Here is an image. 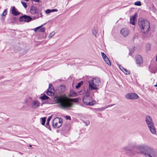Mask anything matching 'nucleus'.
<instances>
[{"instance_id":"33","label":"nucleus","mask_w":157,"mask_h":157,"mask_svg":"<svg viewBox=\"0 0 157 157\" xmlns=\"http://www.w3.org/2000/svg\"><path fill=\"white\" fill-rule=\"evenodd\" d=\"M134 5L139 6H140L141 5V2L139 1L136 2L134 3Z\"/></svg>"},{"instance_id":"9","label":"nucleus","mask_w":157,"mask_h":157,"mask_svg":"<svg viewBox=\"0 0 157 157\" xmlns=\"http://www.w3.org/2000/svg\"><path fill=\"white\" fill-rule=\"evenodd\" d=\"M120 33L123 36L126 37L129 34V31L127 28H123L121 30Z\"/></svg>"},{"instance_id":"36","label":"nucleus","mask_w":157,"mask_h":157,"mask_svg":"<svg viewBox=\"0 0 157 157\" xmlns=\"http://www.w3.org/2000/svg\"><path fill=\"white\" fill-rule=\"evenodd\" d=\"M7 14V10H5L2 13V14L1 16H4L6 15Z\"/></svg>"},{"instance_id":"22","label":"nucleus","mask_w":157,"mask_h":157,"mask_svg":"<svg viewBox=\"0 0 157 157\" xmlns=\"http://www.w3.org/2000/svg\"><path fill=\"white\" fill-rule=\"evenodd\" d=\"M115 105V104L110 105H109L107 106H105V107H102L101 108H99L98 109V110H99V111H103V110H104L105 109L109 107L112 106L113 105Z\"/></svg>"},{"instance_id":"23","label":"nucleus","mask_w":157,"mask_h":157,"mask_svg":"<svg viewBox=\"0 0 157 157\" xmlns=\"http://www.w3.org/2000/svg\"><path fill=\"white\" fill-rule=\"evenodd\" d=\"M25 17H26V15H23V16L20 17L19 18V21H21V22H22V21L25 22Z\"/></svg>"},{"instance_id":"40","label":"nucleus","mask_w":157,"mask_h":157,"mask_svg":"<svg viewBox=\"0 0 157 157\" xmlns=\"http://www.w3.org/2000/svg\"><path fill=\"white\" fill-rule=\"evenodd\" d=\"M45 31V28L44 27L40 29V31L44 32Z\"/></svg>"},{"instance_id":"41","label":"nucleus","mask_w":157,"mask_h":157,"mask_svg":"<svg viewBox=\"0 0 157 157\" xmlns=\"http://www.w3.org/2000/svg\"><path fill=\"white\" fill-rule=\"evenodd\" d=\"M51 12V10H50L49 9L45 11V13H49Z\"/></svg>"},{"instance_id":"3","label":"nucleus","mask_w":157,"mask_h":157,"mask_svg":"<svg viewBox=\"0 0 157 157\" xmlns=\"http://www.w3.org/2000/svg\"><path fill=\"white\" fill-rule=\"evenodd\" d=\"M138 25L143 33L146 34L148 33L150 27L149 21L147 20H143L138 22Z\"/></svg>"},{"instance_id":"49","label":"nucleus","mask_w":157,"mask_h":157,"mask_svg":"<svg viewBox=\"0 0 157 157\" xmlns=\"http://www.w3.org/2000/svg\"><path fill=\"white\" fill-rule=\"evenodd\" d=\"M29 147H32L31 145H29Z\"/></svg>"},{"instance_id":"11","label":"nucleus","mask_w":157,"mask_h":157,"mask_svg":"<svg viewBox=\"0 0 157 157\" xmlns=\"http://www.w3.org/2000/svg\"><path fill=\"white\" fill-rule=\"evenodd\" d=\"M126 98H138L139 96L138 95L134 93H128L125 96Z\"/></svg>"},{"instance_id":"32","label":"nucleus","mask_w":157,"mask_h":157,"mask_svg":"<svg viewBox=\"0 0 157 157\" xmlns=\"http://www.w3.org/2000/svg\"><path fill=\"white\" fill-rule=\"evenodd\" d=\"M51 118H52V117L51 116H50L49 117L47 120V123H46V126H48L49 125V122L50 121V120H51Z\"/></svg>"},{"instance_id":"35","label":"nucleus","mask_w":157,"mask_h":157,"mask_svg":"<svg viewBox=\"0 0 157 157\" xmlns=\"http://www.w3.org/2000/svg\"><path fill=\"white\" fill-rule=\"evenodd\" d=\"M101 55L104 59H105V58H107L106 55L103 52H101Z\"/></svg>"},{"instance_id":"20","label":"nucleus","mask_w":157,"mask_h":157,"mask_svg":"<svg viewBox=\"0 0 157 157\" xmlns=\"http://www.w3.org/2000/svg\"><path fill=\"white\" fill-rule=\"evenodd\" d=\"M68 96L69 97H75L76 96V94L73 90H72L70 91V93L69 94H68Z\"/></svg>"},{"instance_id":"24","label":"nucleus","mask_w":157,"mask_h":157,"mask_svg":"<svg viewBox=\"0 0 157 157\" xmlns=\"http://www.w3.org/2000/svg\"><path fill=\"white\" fill-rule=\"evenodd\" d=\"M32 20V18L30 16L26 15L25 22H29Z\"/></svg>"},{"instance_id":"12","label":"nucleus","mask_w":157,"mask_h":157,"mask_svg":"<svg viewBox=\"0 0 157 157\" xmlns=\"http://www.w3.org/2000/svg\"><path fill=\"white\" fill-rule=\"evenodd\" d=\"M87 99H82L83 102L86 105L92 106L96 103V101L94 100L90 102H87L86 100Z\"/></svg>"},{"instance_id":"47","label":"nucleus","mask_w":157,"mask_h":157,"mask_svg":"<svg viewBox=\"0 0 157 157\" xmlns=\"http://www.w3.org/2000/svg\"><path fill=\"white\" fill-rule=\"evenodd\" d=\"M156 60L157 62V56H156Z\"/></svg>"},{"instance_id":"27","label":"nucleus","mask_w":157,"mask_h":157,"mask_svg":"<svg viewBox=\"0 0 157 157\" xmlns=\"http://www.w3.org/2000/svg\"><path fill=\"white\" fill-rule=\"evenodd\" d=\"M104 60L108 65L109 66H110L111 65V63L108 57L105 58V59H104Z\"/></svg>"},{"instance_id":"13","label":"nucleus","mask_w":157,"mask_h":157,"mask_svg":"<svg viewBox=\"0 0 157 157\" xmlns=\"http://www.w3.org/2000/svg\"><path fill=\"white\" fill-rule=\"evenodd\" d=\"M136 62L137 64L140 65L143 62L142 58L140 55H137L136 58Z\"/></svg>"},{"instance_id":"42","label":"nucleus","mask_w":157,"mask_h":157,"mask_svg":"<svg viewBox=\"0 0 157 157\" xmlns=\"http://www.w3.org/2000/svg\"><path fill=\"white\" fill-rule=\"evenodd\" d=\"M65 118L67 120H71V118L70 116H66L65 117Z\"/></svg>"},{"instance_id":"26","label":"nucleus","mask_w":157,"mask_h":157,"mask_svg":"<svg viewBox=\"0 0 157 157\" xmlns=\"http://www.w3.org/2000/svg\"><path fill=\"white\" fill-rule=\"evenodd\" d=\"M55 119H57V120H56L60 124H61V126L62 125L63 121L62 118L57 117L55 118Z\"/></svg>"},{"instance_id":"31","label":"nucleus","mask_w":157,"mask_h":157,"mask_svg":"<svg viewBox=\"0 0 157 157\" xmlns=\"http://www.w3.org/2000/svg\"><path fill=\"white\" fill-rule=\"evenodd\" d=\"M92 32L93 34L94 35V36H96V37H97L98 34H97V32L95 30L92 29Z\"/></svg>"},{"instance_id":"10","label":"nucleus","mask_w":157,"mask_h":157,"mask_svg":"<svg viewBox=\"0 0 157 157\" xmlns=\"http://www.w3.org/2000/svg\"><path fill=\"white\" fill-rule=\"evenodd\" d=\"M31 107L34 109H36L40 106V103L37 101L33 100L30 102Z\"/></svg>"},{"instance_id":"16","label":"nucleus","mask_w":157,"mask_h":157,"mask_svg":"<svg viewBox=\"0 0 157 157\" xmlns=\"http://www.w3.org/2000/svg\"><path fill=\"white\" fill-rule=\"evenodd\" d=\"M137 16V14L136 13L134 16H132V17L130 18V23L133 25H135L134 21L136 19Z\"/></svg>"},{"instance_id":"19","label":"nucleus","mask_w":157,"mask_h":157,"mask_svg":"<svg viewBox=\"0 0 157 157\" xmlns=\"http://www.w3.org/2000/svg\"><path fill=\"white\" fill-rule=\"evenodd\" d=\"M149 71L151 73H155V66H154L153 65H151L149 67Z\"/></svg>"},{"instance_id":"5","label":"nucleus","mask_w":157,"mask_h":157,"mask_svg":"<svg viewBox=\"0 0 157 157\" xmlns=\"http://www.w3.org/2000/svg\"><path fill=\"white\" fill-rule=\"evenodd\" d=\"M89 88L90 90H95L98 89V86L100 82V80L98 78H94L88 81Z\"/></svg>"},{"instance_id":"7","label":"nucleus","mask_w":157,"mask_h":157,"mask_svg":"<svg viewBox=\"0 0 157 157\" xmlns=\"http://www.w3.org/2000/svg\"><path fill=\"white\" fill-rule=\"evenodd\" d=\"M38 11L39 9H37L36 6H31L30 12L33 14H36V16L35 17L36 18H38L42 16L41 13H38Z\"/></svg>"},{"instance_id":"2","label":"nucleus","mask_w":157,"mask_h":157,"mask_svg":"<svg viewBox=\"0 0 157 157\" xmlns=\"http://www.w3.org/2000/svg\"><path fill=\"white\" fill-rule=\"evenodd\" d=\"M136 148L145 157H157V152L147 145H138L137 146Z\"/></svg>"},{"instance_id":"18","label":"nucleus","mask_w":157,"mask_h":157,"mask_svg":"<svg viewBox=\"0 0 157 157\" xmlns=\"http://www.w3.org/2000/svg\"><path fill=\"white\" fill-rule=\"evenodd\" d=\"M139 151L137 150H133V151H131V155H132L137 156L140 153V151L139 150Z\"/></svg>"},{"instance_id":"1","label":"nucleus","mask_w":157,"mask_h":157,"mask_svg":"<svg viewBox=\"0 0 157 157\" xmlns=\"http://www.w3.org/2000/svg\"><path fill=\"white\" fill-rule=\"evenodd\" d=\"M44 100L43 102L45 104H58V106L62 108L66 109L71 107L73 102H76L78 99H41Z\"/></svg>"},{"instance_id":"34","label":"nucleus","mask_w":157,"mask_h":157,"mask_svg":"<svg viewBox=\"0 0 157 157\" xmlns=\"http://www.w3.org/2000/svg\"><path fill=\"white\" fill-rule=\"evenodd\" d=\"M39 98H49L45 94H41V96Z\"/></svg>"},{"instance_id":"46","label":"nucleus","mask_w":157,"mask_h":157,"mask_svg":"<svg viewBox=\"0 0 157 157\" xmlns=\"http://www.w3.org/2000/svg\"><path fill=\"white\" fill-rule=\"evenodd\" d=\"M154 86H155V87L157 86V84H156V85H154Z\"/></svg>"},{"instance_id":"50","label":"nucleus","mask_w":157,"mask_h":157,"mask_svg":"<svg viewBox=\"0 0 157 157\" xmlns=\"http://www.w3.org/2000/svg\"><path fill=\"white\" fill-rule=\"evenodd\" d=\"M86 96H87V97H88V94H87V95H86Z\"/></svg>"},{"instance_id":"37","label":"nucleus","mask_w":157,"mask_h":157,"mask_svg":"<svg viewBox=\"0 0 157 157\" xmlns=\"http://www.w3.org/2000/svg\"><path fill=\"white\" fill-rule=\"evenodd\" d=\"M21 3H22L23 6L25 8H27V5L26 4L25 2H21Z\"/></svg>"},{"instance_id":"44","label":"nucleus","mask_w":157,"mask_h":157,"mask_svg":"<svg viewBox=\"0 0 157 157\" xmlns=\"http://www.w3.org/2000/svg\"><path fill=\"white\" fill-rule=\"evenodd\" d=\"M46 127L48 128V129H49L50 130H51V128H50V127L49 126V125L48 126H46Z\"/></svg>"},{"instance_id":"48","label":"nucleus","mask_w":157,"mask_h":157,"mask_svg":"<svg viewBox=\"0 0 157 157\" xmlns=\"http://www.w3.org/2000/svg\"><path fill=\"white\" fill-rule=\"evenodd\" d=\"M25 0L26 1V2H28L29 1V0Z\"/></svg>"},{"instance_id":"52","label":"nucleus","mask_w":157,"mask_h":157,"mask_svg":"<svg viewBox=\"0 0 157 157\" xmlns=\"http://www.w3.org/2000/svg\"><path fill=\"white\" fill-rule=\"evenodd\" d=\"M35 157H36V156H35Z\"/></svg>"},{"instance_id":"21","label":"nucleus","mask_w":157,"mask_h":157,"mask_svg":"<svg viewBox=\"0 0 157 157\" xmlns=\"http://www.w3.org/2000/svg\"><path fill=\"white\" fill-rule=\"evenodd\" d=\"M122 149L125 151L126 152H128L129 151H132V149L130 148L128 146H125L122 148Z\"/></svg>"},{"instance_id":"38","label":"nucleus","mask_w":157,"mask_h":157,"mask_svg":"<svg viewBox=\"0 0 157 157\" xmlns=\"http://www.w3.org/2000/svg\"><path fill=\"white\" fill-rule=\"evenodd\" d=\"M43 26V25H41L40 26H38V27L36 28L35 29V30H34L35 31V32H36L37 30L39 29L40 28L42 27Z\"/></svg>"},{"instance_id":"29","label":"nucleus","mask_w":157,"mask_h":157,"mask_svg":"<svg viewBox=\"0 0 157 157\" xmlns=\"http://www.w3.org/2000/svg\"><path fill=\"white\" fill-rule=\"evenodd\" d=\"M83 82L82 81H81L79 82L77 85L76 86V88L78 89L83 84Z\"/></svg>"},{"instance_id":"15","label":"nucleus","mask_w":157,"mask_h":157,"mask_svg":"<svg viewBox=\"0 0 157 157\" xmlns=\"http://www.w3.org/2000/svg\"><path fill=\"white\" fill-rule=\"evenodd\" d=\"M12 14L14 16H17L20 14L18 12L14 6H13L11 10Z\"/></svg>"},{"instance_id":"43","label":"nucleus","mask_w":157,"mask_h":157,"mask_svg":"<svg viewBox=\"0 0 157 157\" xmlns=\"http://www.w3.org/2000/svg\"><path fill=\"white\" fill-rule=\"evenodd\" d=\"M50 10H51V12H56V11H57V10L56 9H53Z\"/></svg>"},{"instance_id":"45","label":"nucleus","mask_w":157,"mask_h":157,"mask_svg":"<svg viewBox=\"0 0 157 157\" xmlns=\"http://www.w3.org/2000/svg\"><path fill=\"white\" fill-rule=\"evenodd\" d=\"M133 52H134V51H133H133H132V52H129V55H131L132 54V53H133Z\"/></svg>"},{"instance_id":"17","label":"nucleus","mask_w":157,"mask_h":157,"mask_svg":"<svg viewBox=\"0 0 157 157\" xmlns=\"http://www.w3.org/2000/svg\"><path fill=\"white\" fill-rule=\"evenodd\" d=\"M120 69L126 75H129L130 74V71L128 70H127L126 69L124 68L123 67L120 65L119 66Z\"/></svg>"},{"instance_id":"14","label":"nucleus","mask_w":157,"mask_h":157,"mask_svg":"<svg viewBox=\"0 0 157 157\" xmlns=\"http://www.w3.org/2000/svg\"><path fill=\"white\" fill-rule=\"evenodd\" d=\"M57 119H54L52 122V126L53 127L58 128L61 126V124L57 121Z\"/></svg>"},{"instance_id":"39","label":"nucleus","mask_w":157,"mask_h":157,"mask_svg":"<svg viewBox=\"0 0 157 157\" xmlns=\"http://www.w3.org/2000/svg\"><path fill=\"white\" fill-rule=\"evenodd\" d=\"M54 34L55 33L54 32L51 33L49 35V37H52L54 35Z\"/></svg>"},{"instance_id":"6","label":"nucleus","mask_w":157,"mask_h":157,"mask_svg":"<svg viewBox=\"0 0 157 157\" xmlns=\"http://www.w3.org/2000/svg\"><path fill=\"white\" fill-rule=\"evenodd\" d=\"M66 90V87L64 85L60 86L58 87L56 91H54L55 94H56L57 96H56L54 98H69L67 97H62L60 94Z\"/></svg>"},{"instance_id":"25","label":"nucleus","mask_w":157,"mask_h":157,"mask_svg":"<svg viewBox=\"0 0 157 157\" xmlns=\"http://www.w3.org/2000/svg\"><path fill=\"white\" fill-rule=\"evenodd\" d=\"M128 146L129 147L132 149V151L135 147V144L132 143H130L128 144Z\"/></svg>"},{"instance_id":"8","label":"nucleus","mask_w":157,"mask_h":157,"mask_svg":"<svg viewBox=\"0 0 157 157\" xmlns=\"http://www.w3.org/2000/svg\"><path fill=\"white\" fill-rule=\"evenodd\" d=\"M54 91L53 85L51 84H49L48 89L46 92L47 95L48 96H53L55 94V93H54Z\"/></svg>"},{"instance_id":"51","label":"nucleus","mask_w":157,"mask_h":157,"mask_svg":"<svg viewBox=\"0 0 157 157\" xmlns=\"http://www.w3.org/2000/svg\"><path fill=\"white\" fill-rule=\"evenodd\" d=\"M156 84L157 85V82Z\"/></svg>"},{"instance_id":"28","label":"nucleus","mask_w":157,"mask_h":157,"mask_svg":"<svg viewBox=\"0 0 157 157\" xmlns=\"http://www.w3.org/2000/svg\"><path fill=\"white\" fill-rule=\"evenodd\" d=\"M151 45L150 44H147L146 46V49L147 51L150 50L151 48Z\"/></svg>"},{"instance_id":"30","label":"nucleus","mask_w":157,"mask_h":157,"mask_svg":"<svg viewBox=\"0 0 157 157\" xmlns=\"http://www.w3.org/2000/svg\"><path fill=\"white\" fill-rule=\"evenodd\" d=\"M41 119L42 120L41 124L43 125H44L45 124L46 121V117H44L41 118Z\"/></svg>"},{"instance_id":"4","label":"nucleus","mask_w":157,"mask_h":157,"mask_svg":"<svg viewBox=\"0 0 157 157\" xmlns=\"http://www.w3.org/2000/svg\"><path fill=\"white\" fill-rule=\"evenodd\" d=\"M145 121L148 128L151 133L153 134H156L155 128L151 117L148 115L146 116Z\"/></svg>"}]
</instances>
